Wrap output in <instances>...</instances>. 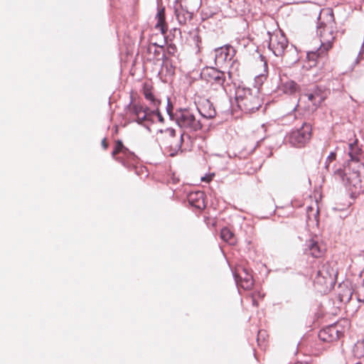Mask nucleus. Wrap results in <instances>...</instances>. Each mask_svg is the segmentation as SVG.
I'll return each instance as SVG.
<instances>
[{
    "label": "nucleus",
    "mask_w": 364,
    "mask_h": 364,
    "mask_svg": "<svg viewBox=\"0 0 364 364\" xmlns=\"http://www.w3.org/2000/svg\"><path fill=\"white\" fill-rule=\"evenodd\" d=\"M321 21L317 26L316 33L319 36L321 45L316 50L308 51L307 58L309 61L314 63L311 66L316 65L322 60L325 53L332 46L333 36L334 16L332 11H328L326 13L320 14Z\"/></svg>",
    "instance_id": "nucleus-2"
},
{
    "label": "nucleus",
    "mask_w": 364,
    "mask_h": 364,
    "mask_svg": "<svg viewBox=\"0 0 364 364\" xmlns=\"http://www.w3.org/2000/svg\"><path fill=\"white\" fill-rule=\"evenodd\" d=\"M304 250L306 254L310 255L314 257H319L322 255L324 247L317 240L311 238L306 241Z\"/></svg>",
    "instance_id": "nucleus-13"
},
{
    "label": "nucleus",
    "mask_w": 364,
    "mask_h": 364,
    "mask_svg": "<svg viewBox=\"0 0 364 364\" xmlns=\"http://www.w3.org/2000/svg\"><path fill=\"white\" fill-rule=\"evenodd\" d=\"M189 204L198 209H202L205 207L204 193L202 191H196L190 193L188 195Z\"/></svg>",
    "instance_id": "nucleus-14"
},
{
    "label": "nucleus",
    "mask_w": 364,
    "mask_h": 364,
    "mask_svg": "<svg viewBox=\"0 0 364 364\" xmlns=\"http://www.w3.org/2000/svg\"><path fill=\"white\" fill-rule=\"evenodd\" d=\"M311 125L304 122L302 125L296 129H293L289 134L288 141L294 146H303L311 138Z\"/></svg>",
    "instance_id": "nucleus-5"
},
{
    "label": "nucleus",
    "mask_w": 364,
    "mask_h": 364,
    "mask_svg": "<svg viewBox=\"0 0 364 364\" xmlns=\"http://www.w3.org/2000/svg\"><path fill=\"white\" fill-rule=\"evenodd\" d=\"M127 151V149L124 146L122 141L118 140L117 141L115 144V146L114 150L112 152V155L113 157L115 156L119 153H125Z\"/></svg>",
    "instance_id": "nucleus-22"
},
{
    "label": "nucleus",
    "mask_w": 364,
    "mask_h": 364,
    "mask_svg": "<svg viewBox=\"0 0 364 364\" xmlns=\"http://www.w3.org/2000/svg\"><path fill=\"white\" fill-rule=\"evenodd\" d=\"M174 118L178 127L183 130L180 137L174 141H171L168 146V154L174 156L178 152H181V146L186 139H190L188 132H197L202 128V124L197 119L191 110L187 109H179L174 114Z\"/></svg>",
    "instance_id": "nucleus-3"
},
{
    "label": "nucleus",
    "mask_w": 364,
    "mask_h": 364,
    "mask_svg": "<svg viewBox=\"0 0 364 364\" xmlns=\"http://www.w3.org/2000/svg\"><path fill=\"white\" fill-rule=\"evenodd\" d=\"M211 180H212L211 176H205L201 178L202 181L207 182V183L210 182Z\"/></svg>",
    "instance_id": "nucleus-33"
},
{
    "label": "nucleus",
    "mask_w": 364,
    "mask_h": 364,
    "mask_svg": "<svg viewBox=\"0 0 364 364\" xmlns=\"http://www.w3.org/2000/svg\"><path fill=\"white\" fill-rule=\"evenodd\" d=\"M343 333L342 326L339 323H333L321 330L318 338L324 342H332L338 340Z\"/></svg>",
    "instance_id": "nucleus-9"
},
{
    "label": "nucleus",
    "mask_w": 364,
    "mask_h": 364,
    "mask_svg": "<svg viewBox=\"0 0 364 364\" xmlns=\"http://www.w3.org/2000/svg\"><path fill=\"white\" fill-rule=\"evenodd\" d=\"M129 111L132 117H134L136 122L141 124L144 122L152 121L151 119L150 108L147 107H143L140 104L130 103L128 105Z\"/></svg>",
    "instance_id": "nucleus-10"
},
{
    "label": "nucleus",
    "mask_w": 364,
    "mask_h": 364,
    "mask_svg": "<svg viewBox=\"0 0 364 364\" xmlns=\"http://www.w3.org/2000/svg\"><path fill=\"white\" fill-rule=\"evenodd\" d=\"M200 114L206 119L213 118L216 112L212 103L207 100L200 107L198 108Z\"/></svg>",
    "instance_id": "nucleus-15"
},
{
    "label": "nucleus",
    "mask_w": 364,
    "mask_h": 364,
    "mask_svg": "<svg viewBox=\"0 0 364 364\" xmlns=\"http://www.w3.org/2000/svg\"><path fill=\"white\" fill-rule=\"evenodd\" d=\"M294 364H309V363H306V362H297V363H296Z\"/></svg>",
    "instance_id": "nucleus-37"
},
{
    "label": "nucleus",
    "mask_w": 364,
    "mask_h": 364,
    "mask_svg": "<svg viewBox=\"0 0 364 364\" xmlns=\"http://www.w3.org/2000/svg\"><path fill=\"white\" fill-rule=\"evenodd\" d=\"M235 55V50L230 45L215 49V61L216 65H222L232 60Z\"/></svg>",
    "instance_id": "nucleus-11"
},
{
    "label": "nucleus",
    "mask_w": 364,
    "mask_h": 364,
    "mask_svg": "<svg viewBox=\"0 0 364 364\" xmlns=\"http://www.w3.org/2000/svg\"><path fill=\"white\" fill-rule=\"evenodd\" d=\"M171 110H172V105L170 104V102L168 100V105H167V107H166V111H167V113L168 114V115L170 116L171 118L173 117V114L171 113Z\"/></svg>",
    "instance_id": "nucleus-32"
},
{
    "label": "nucleus",
    "mask_w": 364,
    "mask_h": 364,
    "mask_svg": "<svg viewBox=\"0 0 364 364\" xmlns=\"http://www.w3.org/2000/svg\"><path fill=\"white\" fill-rule=\"evenodd\" d=\"M233 275L237 285L240 283L241 287L245 289H249L252 287L254 284L252 276L247 269L242 268L241 272H235Z\"/></svg>",
    "instance_id": "nucleus-12"
},
{
    "label": "nucleus",
    "mask_w": 364,
    "mask_h": 364,
    "mask_svg": "<svg viewBox=\"0 0 364 364\" xmlns=\"http://www.w3.org/2000/svg\"><path fill=\"white\" fill-rule=\"evenodd\" d=\"M337 274L336 270L328 262L323 263L317 271L314 282L321 285H328L334 283Z\"/></svg>",
    "instance_id": "nucleus-7"
},
{
    "label": "nucleus",
    "mask_w": 364,
    "mask_h": 364,
    "mask_svg": "<svg viewBox=\"0 0 364 364\" xmlns=\"http://www.w3.org/2000/svg\"><path fill=\"white\" fill-rule=\"evenodd\" d=\"M200 5V0H196V9H198Z\"/></svg>",
    "instance_id": "nucleus-35"
},
{
    "label": "nucleus",
    "mask_w": 364,
    "mask_h": 364,
    "mask_svg": "<svg viewBox=\"0 0 364 364\" xmlns=\"http://www.w3.org/2000/svg\"><path fill=\"white\" fill-rule=\"evenodd\" d=\"M143 92L146 100L150 102V105L154 107H159L160 100H157L151 92V87L145 84L143 87Z\"/></svg>",
    "instance_id": "nucleus-16"
},
{
    "label": "nucleus",
    "mask_w": 364,
    "mask_h": 364,
    "mask_svg": "<svg viewBox=\"0 0 364 364\" xmlns=\"http://www.w3.org/2000/svg\"><path fill=\"white\" fill-rule=\"evenodd\" d=\"M336 153L335 151H331L329 155L327 156L326 161H325V168L330 171V164L336 160Z\"/></svg>",
    "instance_id": "nucleus-25"
},
{
    "label": "nucleus",
    "mask_w": 364,
    "mask_h": 364,
    "mask_svg": "<svg viewBox=\"0 0 364 364\" xmlns=\"http://www.w3.org/2000/svg\"><path fill=\"white\" fill-rule=\"evenodd\" d=\"M166 68L167 75H171L174 73V69L171 65H168V63L167 61L164 62L161 65V70L159 73V74L161 73L164 72V69Z\"/></svg>",
    "instance_id": "nucleus-27"
},
{
    "label": "nucleus",
    "mask_w": 364,
    "mask_h": 364,
    "mask_svg": "<svg viewBox=\"0 0 364 364\" xmlns=\"http://www.w3.org/2000/svg\"><path fill=\"white\" fill-rule=\"evenodd\" d=\"M160 132L161 133H165L166 135L173 139L176 136V130L173 128H166V129L161 130Z\"/></svg>",
    "instance_id": "nucleus-29"
},
{
    "label": "nucleus",
    "mask_w": 364,
    "mask_h": 364,
    "mask_svg": "<svg viewBox=\"0 0 364 364\" xmlns=\"http://www.w3.org/2000/svg\"><path fill=\"white\" fill-rule=\"evenodd\" d=\"M179 6L181 8V10H180L178 7L176 6L174 9V13L179 23L185 24L186 23V14L183 13L182 5L180 4Z\"/></svg>",
    "instance_id": "nucleus-21"
},
{
    "label": "nucleus",
    "mask_w": 364,
    "mask_h": 364,
    "mask_svg": "<svg viewBox=\"0 0 364 364\" xmlns=\"http://www.w3.org/2000/svg\"><path fill=\"white\" fill-rule=\"evenodd\" d=\"M161 55H162V58H164L165 57L164 53H162Z\"/></svg>",
    "instance_id": "nucleus-38"
},
{
    "label": "nucleus",
    "mask_w": 364,
    "mask_h": 364,
    "mask_svg": "<svg viewBox=\"0 0 364 364\" xmlns=\"http://www.w3.org/2000/svg\"><path fill=\"white\" fill-rule=\"evenodd\" d=\"M361 61H364V43L362 45V47L360 48V50L357 56V58L355 59V63H359Z\"/></svg>",
    "instance_id": "nucleus-28"
},
{
    "label": "nucleus",
    "mask_w": 364,
    "mask_h": 364,
    "mask_svg": "<svg viewBox=\"0 0 364 364\" xmlns=\"http://www.w3.org/2000/svg\"><path fill=\"white\" fill-rule=\"evenodd\" d=\"M312 94L316 98V103L321 105V103L326 98V92L321 87H315L311 91Z\"/></svg>",
    "instance_id": "nucleus-20"
},
{
    "label": "nucleus",
    "mask_w": 364,
    "mask_h": 364,
    "mask_svg": "<svg viewBox=\"0 0 364 364\" xmlns=\"http://www.w3.org/2000/svg\"><path fill=\"white\" fill-rule=\"evenodd\" d=\"M102 146L104 149H107V146H108V144L106 141V139H103L102 141Z\"/></svg>",
    "instance_id": "nucleus-34"
},
{
    "label": "nucleus",
    "mask_w": 364,
    "mask_h": 364,
    "mask_svg": "<svg viewBox=\"0 0 364 364\" xmlns=\"http://www.w3.org/2000/svg\"><path fill=\"white\" fill-rule=\"evenodd\" d=\"M176 47L173 44H170L167 47V52L171 55H174L176 52Z\"/></svg>",
    "instance_id": "nucleus-31"
},
{
    "label": "nucleus",
    "mask_w": 364,
    "mask_h": 364,
    "mask_svg": "<svg viewBox=\"0 0 364 364\" xmlns=\"http://www.w3.org/2000/svg\"><path fill=\"white\" fill-rule=\"evenodd\" d=\"M161 50H163V47L157 46L156 43H153L152 45H150L148 48V51L149 53L153 52L156 57L160 56Z\"/></svg>",
    "instance_id": "nucleus-23"
},
{
    "label": "nucleus",
    "mask_w": 364,
    "mask_h": 364,
    "mask_svg": "<svg viewBox=\"0 0 364 364\" xmlns=\"http://www.w3.org/2000/svg\"><path fill=\"white\" fill-rule=\"evenodd\" d=\"M298 88V85L291 80H287L285 82H282L281 84V89L286 94L292 95L297 91Z\"/></svg>",
    "instance_id": "nucleus-17"
},
{
    "label": "nucleus",
    "mask_w": 364,
    "mask_h": 364,
    "mask_svg": "<svg viewBox=\"0 0 364 364\" xmlns=\"http://www.w3.org/2000/svg\"><path fill=\"white\" fill-rule=\"evenodd\" d=\"M235 100L238 107L246 113L253 112L262 105L258 91L253 92L250 88L239 86L236 91Z\"/></svg>",
    "instance_id": "nucleus-4"
},
{
    "label": "nucleus",
    "mask_w": 364,
    "mask_h": 364,
    "mask_svg": "<svg viewBox=\"0 0 364 364\" xmlns=\"http://www.w3.org/2000/svg\"><path fill=\"white\" fill-rule=\"evenodd\" d=\"M287 46V39L282 33H277L270 36L268 48L272 51L274 55L282 56L284 54Z\"/></svg>",
    "instance_id": "nucleus-8"
},
{
    "label": "nucleus",
    "mask_w": 364,
    "mask_h": 364,
    "mask_svg": "<svg viewBox=\"0 0 364 364\" xmlns=\"http://www.w3.org/2000/svg\"><path fill=\"white\" fill-rule=\"evenodd\" d=\"M151 119L153 120L152 117L156 115L160 122H164V118L159 110V107H154L152 110H150Z\"/></svg>",
    "instance_id": "nucleus-26"
},
{
    "label": "nucleus",
    "mask_w": 364,
    "mask_h": 364,
    "mask_svg": "<svg viewBox=\"0 0 364 364\" xmlns=\"http://www.w3.org/2000/svg\"><path fill=\"white\" fill-rule=\"evenodd\" d=\"M200 75L203 80L212 85L221 87L226 92V85H228V82H227L225 73L214 68H206L203 70Z\"/></svg>",
    "instance_id": "nucleus-6"
},
{
    "label": "nucleus",
    "mask_w": 364,
    "mask_h": 364,
    "mask_svg": "<svg viewBox=\"0 0 364 364\" xmlns=\"http://www.w3.org/2000/svg\"><path fill=\"white\" fill-rule=\"evenodd\" d=\"M156 18H157V23L156 24V28H159L162 33H165L166 31V29L165 28V26H164V24H165L164 9H162L159 11V12L156 14Z\"/></svg>",
    "instance_id": "nucleus-19"
},
{
    "label": "nucleus",
    "mask_w": 364,
    "mask_h": 364,
    "mask_svg": "<svg viewBox=\"0 0 364 364\" xmlns=\"http://www.w3.org/2000/svg\"><path fill=\"white\" fill-rule=\"evenodd\" d=\"M358 301L360 302L364 303V282L362 283L358 287L356 291Z\"/></svg>",
    "instance_id": "nucleus-24"
},
{
    "label": "nucleus",
    "mask_w": 364,
    "mask_h": 364,
    "mask_svg": "<svg viewBox=\"0 0 364 364\" xmlns=\"http://www.w3.org/2000/svg\"><path fill=\"white\" fill-rule=\"evenodd\" d=\"M348 154L350 157L348 166L333 169L332 176L346 188H353L356 191L362 188L360 172L364 170V164L361 162L363 151L358 139L348 144Z\"/></svg>",
    "instance_id": "nucleus-1"
},
{
    "label": "nucleus",
    "mask_w": 364,
    "mask_h": 364,
    "mask_svg": "<svg viewBox=\"0 0 364 364\" xmlns=\"http://www.w3.org/2000/svg\"><path fill=\"white\" fill-rule=\"evenodd\" d=\"M304 96L307 97L308 100L311 102L314 106L318 107L320 105L319 104L316 103V98H314L311 92L306 93Z\"/></svg>",
    "instance_id": "nucleus-30"
},
{
    "label": "nucleus",
    "mask_w": 364,
    "mask_h": 364,
    "mask_svg": "<svg viewBox=\"0 0 364 364\" xmlns=\"http://www.w3.org/2000/svg\"><path fill=\"white\" fill-rule=\"evenodd\" d=\"M252 304L254 306H257L258 305L257 302L256 301V300L254 298L252 299Z\"/></svg>",
    "instance_id": "nucleus-36"
},
{
    "label": "nucleus",
    "mask_w": 364,
    "mask_h": 364,
    "mask_svg": "<svg viewBox=\"0 0 364 364\" xmlns=\"http://www.w3.org/2000/svg\"><path fill=\"white\" fill-rule=\"evenodd\" d=\"M220 237L230 245H235L236 240L234 233L228 228H223L220 231Z\"/></svg>",
    "instance_id": "nucleus-18"
}]
</instances>
